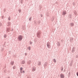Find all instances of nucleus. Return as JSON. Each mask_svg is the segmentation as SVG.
Returning a JSON list of instances; mask_svg holds the SVG:
<instances>
[{
    "mask_svg": "<svg viewBox=\"0 0 78 78\" xmlns=\"http://www.w3.org/2000/svg\"><path fill=\"white\" fill-rule=\"evenodd\" d=\"M62 14L63 16H65L66 14H67V12L66 11H64L62 12Z\"/></svg>",
    "mask_w": 78,
    "mask_h": 78,
    "instance_id": "4",
    "label": "nucleus"
},
{
    "mask_svg": "<svg viewBox=\"0 0 78 78\" xmlns=\"http://www.w3.org/2000/svg\"><path fill=\"white\" fill-rule=\"evenodd\" d=\"M22 70H23V68L21 67L20 68V71Z\"/></svg>",
    "mask_w": 78,
    "mask_h": 78,
    "instance_id": "20",
    "label": "nucleus"
},
{
    "mask_svg": "<svg viewBox=\"0 0 78 78\" xmlns=\"http://www.w3.org/2000/svg\"><path fill=\"white\" fill-rule=\"evenodd\" d=\"M13 69H16V66H14L13 67Z\"/></svg>",
    "mask_w": 78,
    "mask_h": 78,
    "instance_id": "27",
    "label": "nucleus"
},
{
    "mask_svg": "<svg viewBox=\"0 0 78 78\" xmlns=\"http://www.w3.org/2000/svg\"><path fill=\"white\" fill-rule=\"evenodd\" d=\"M14 62L13 61H11L10 62V64H11V65H12H12L14 64Z\"/></svg>",
    "mask_w": 78,
    "mask_h": 78,
    "instance_id": "15",
    "label": "nucleus"
},
{
    "mask_svg": "<svg viewBox=\"0 0 78 78\" xmlns=\"http://www.w3.org/2000/svg\"><path fill=\"white\" fill-rule=\"evenodd\" d=\"M22 64H25V61H22Z\"/></svg>",
    "mask_w": 78,
    "mask_h": 78,
    "instance_id": "22",
    "label": "nucleus"
},
{
    "mask_svg": "<svg viewBox=\"0 0 78 78\" xmlns=\"http://www.w3.org/2000/svg\"><path fill=\"white\" fill-rule=\"evenodd\" d=\"M41 6H40L39 7V9H41Z\"/></svg>",
    "mask_w": 78,
    "mask_h": 78,
    "instance_id": "39",
    "label": "nucleus"
},
{
    "mask_svg": "<svg viewBox=\"0 0 78 78\" xmlns=\"http://www.w3.org/2000/svg\"><path fill=\"white\" fill-rule=\"evenodd\" d=\"M36 69L35 67H33L32 68V72H34V71H36Z\"/></svg>",
    "mask_w": 78,
    "mask_h": 78,
    "instance_id": "7",
    "label": "nucleus"
},
{
    "mask_svg": "<svg viewBox=\"0 0 78 78\" xmlns=\"http://www.w3.org/2000/svg\"><path fill=\"white\" fill-rule=\"evenodd\" d=\"M76 58H78V55H77L76 56Z\"/></svg>",
    "mask_w": 78,
    "mask_h": 78,
    "instance_id": "36",
    "label": "nucleus"
},
{
    "mask_svg": "<svg viewBox=\"0 0 78 78\" xmlns=\"http://www.w3.org/2000/svg\"><path fill=\"white\" fill-rule=\"evenodd\" d=\"M74 14H75V15H76V14H77L76 12H75Z\"/></svg>",
    "mask_w": 78,
    "mask_h": 78,
    "instance_id": "34",
    "label": "nucleus"
},
{
    "mask_svg": "<svg viewBox=\"0 0 78 78\" xmlns=\"http://www.w3.org/2000/svg\"><path fill=\"white\" fill-rule=\"evenodd\" d=\"M72 63H73V61H71V63L70 65V66H72Z\"/></svg>",
    "mask_w": 78,
    "mask_h": 78,
    "instance_id": "18",
    "label": "nucleus"
},
{
    "mask_svg": "<svg viewBox=\"0 0 78 78\" xmlns=\"http://www.w3.org/2000/svg\"><path fill=\"white\" fill-rule=\"evenodd\" d=\"M73 38L72 37H71L70 38V42H73Z\"/></svg>",
    "mask_w": 78,
    "mask_h": 78,
    "instance_id": "12",
    "label": "nucleus"
},
{
    "mask_svg": "<svg viewBox=\"0 0 78 78\" xmlns=\"http://www.w3.org/2000/svg\"><path fill=\"white\" fill-rule=\"evenodd\" d=\"M20 72L21 73H25V71H23L22 70L21 71H20Z\"/></svg>",
    "mask_w": 78,
    "mask_h": 78,
    "instance_id": "14",
    "label": "nucleus"
},
{
    "mask_svg": "<svg viewBox=\"0 0 78 78\" xmlns=\"http://www.w3.org/2000/svg\"><path fill=\"white\" fill-rule=\"evenodd\" d=\"M20 2L22 4H23V0H21Z\"/></svg>",
    "mask_w": 78,
    "mask_h": 78,
    "instance_id": "30",
    "label": "nucleus"
},
{
    "mask_svg": "<svg viewBox=\"0 0 78 78\" xmlns=\"http://www.w3.org/2000/svg\"><path fill=\"white\" fill-rule=\"evenodd\" d=\"M33 44V42H32V41H30V45H31V44Z\"/></svg>",
    "mask_w": 78,
    "mask_h": 78,
    "instance_id": "28",
    "label": "nucleus"
},
{
    "mask_svg": "<svg viewBox=\"0 0 78 78\" xmlns=\"http://www.w3.org/2000/svg\"><path fill=\"white\" fill-rule=\"evenodd\" d=\"M75 47H73V48L72 51H71L72 53H73V52H75Z\"/></svg>",
    "mask_w": 78,
    "mask_h": 78,
    "instance_id": "10",
    "label": "nucleus"
},
{
    "mask_svg": "<svg viewBox=\"0 0 78 78\" xmlns=\"http://www.w3.org/2000/svg\"><path fill=\"white\" fill-rule=\"evenodd\" d=\"M23 39V36L21 35L18 36L17 38V39L18 41H21Z\"/></svg>",
    "mask_w": 78,
    "mask_h": 78,
    "instance_id": "1",
    "label": "nucleus"
},
{
    "mask_svg": "<svg viewBox=\"0 0 78 78\" xmlns=\"http://www.w3.org/2000/svg\"><path fill=\"white\" fill-rule=\"evenodd\" d=\"M12 31H13V28H12V30H11Z\"/></svg>",
    "mask_w": 78,
    "mask_h": 78,
    "instance_id": "43",
    "label": "nucleus"
},
{
    "mask_svg": "<svg viewBox=\"0 0 78 78\" xmlns=\"http://www.w3.org/2000/svg\"><path fill=\"white\" fill-rule=\"evenodd\" d=\"M25 56H27V53H25Z\"/></svg>",
    "mask_w": 78,
    "mask_h": 78,
    "instance_id": "37",
    "label": "nucleus"
},
{
    "mask_svg": "<svg viewBox=\"0 0 78 78\" xmlns=\"http://www.w3.org/2000/svg\"><path fill=\"white\" fill-rule=\"evenodd\" d=\"M19 11V13H20V12H21V9H19L18 10Z\"/></svg>",
    "mask_w": 78,
    "mask_h": 78,
    "instance_id": "32",
    "label": "nucleus"
},
{
    "mask_svg": "<svg viewBox=\"0 0 78 78\" xmlns=\"http://www.w3.org/2000/svg\"><path fill=\"white\" fill-rule=\"evenodd\" d=\"M41 62L40 61H38V66H41Z\"/></svg>",
    "mask_w": 78,
    "mask_h": 78,
    "instance_id": "13",
    "label": "nucleus"
},
{
    "mask_svg": "<svg viewBox=\"0 0 78 78\" xmlns=\"http://www.w3.org/2000/svg\"><path fill=\"white\" fill-rule=\"evenodd\" d=\"M4 17V16H2V19H3Z\"/></svg>",
    "mask_w": 78,
    "mask_h": 78,
    "instance_id": "40",
    "label": "nucleus"
},
{
    "mask_svg": "<svg viewBox=\"0 0 78 78\" xmlns=\"http://www.w3.org/2000/svg\"><path fill=\"white\" fill-rule=\"evenodd\" d=\"M32 18L31 17H30L29 18V20H30V21H31V18Z\"/></svg>",
    "mask_w": 78,
    "mask_h": 78,
    "instance_id": "23",
    "label": "nucleus"
},
{
    "mask_svg": "<svg viewBox=\"0 0 78 78\" xmlns=\"http://www.w3.org/2000/svg\"><path fill=\"white\" fill-rule=\"evenodd\" d=\"M69 19H71V18H72V15H71V14H70L69 15Z\"/></svg>",
    "mask_w": 78,
    "mask_h": 78,
    "instance_id": "16",
    "label": "nucleus"
},
{
    "mask_svg": "<svg viewBox=\"0 0 78 78\" xmlns=\"http://www.w3.org/2000/svg\"><path fill=\"white\" fill-rule=\"evenodd\" d=\"M76 75L78 76V72L76 73Z\"/></svg>",
    "mask_w": 78,
    "mask_h": 78,
    "instance_id": "38",
    "label": "nucleus"
},
{
    "mask_svg": "<svg viewBox=\"0 0 78 78\" xmlns=\"http://www.w3.org/2000/svg\"><path fill=\"white\" fill-rule=\"evenodd\" d=\"M42 33V32L41 31H38L37 32V37H38V38H39L41 36V34Z\"/></svg>",
    "mask_w": 78,
    "mask_h": 78,
    "instance_id": "2",
    "label": "nucleus"
},
{
    "mask_svg": "<svg viewBox=\"0 0 78 78\" xmlns=\"http://www.w3.org/2000/svg\"><path fill=\"white\" fill-rule=\"evenodd\" d=\"M41 17H42V15H41Z\"/></svg>",
    "mask_w": 78,
    "mask_h": 78,
    "instance_id": "42",
    "label": "nucleus"
},
{
    "mask_svg": "<svg viewBox=\"0 0 78 78\" xmlns=\"http://www.w3.org/2000/svg\"><path fill=\"white\" fill-rule=\"evenodd\" d=\"M41 23V21H39L38 22V25H39V23Z\"/></svg>",
    "mask_w": 78,
    "mask_h": 78,
    "instance_id": "33",
    "label": "nucleus"
},
{
    "mask_svg": "<svg viewBox=\"0 0 78 78\" xmlns=\"http://www.w3.org/2000/svg\"><path fill=\"white\" fill-rule=\"evenodd\" d=\"M53 62H56V59H53Z\"/></svg>",
    "mask_w": 78,
    "mask_h": 78,
    "instance_id": "21",
    "label": "nucleus"
},
{
    "mask_svg": "<svg viewBox=\"0 0 78 78\" xmlns=\"http://www.w3.org/2000/svg\"><path fill=\"white\" fill-rule=\"evenodd\" d=\"M7 25L8 27H10V26L11 25V23L9 22H8L7 24Z\"/></svg>",
    "mask_w": 78,
    "mask_h": 78,
    "instance_id": "6",
    "label": "nucleus"
},
{
    "mask_svg": "<svg viewBox=\"0 0 78 78\" xmlns=\"http://www.w3.org/2000/svg\"><path fill=\"white\" fill-rule=\"evenodd\" d=\"M37 22L36 21H34V24H35V25H37Z\"/></svg>",
    "mask_w": 78,
    "mask_h": 78,
    "instance_id": "19",
    "label": "nucleus"
},
{
    "mask_svg": "<svg viewBox=\"0 0 78 78\" xmlns=\"http://www.w3.org/2000/svg\"><path fill=\"white\" fill-rule=\"evenodd\" d=\"M57 46H58V47L60 46V43L59 42H58L57 43Z\"/></svg>",
    "mask_w": 78,
    "mask_h": 78,
    "instance_id": "17",
    "label": "nucleus"
},
{
    "mask_svg": "<svg viewBox=\"0 0 78 78\" xmlns=\"http://www.w3.org/2000/svg\"><path fill=\"white\" fill-rule=\"evenodd\" d=\"M0 26H2V23H0Z\"/></svg>",
    "mask_w": 78,
    "mask_h": 78,
    "instance_id": "41",
    "label": "nucleus"
},
{
    "mask_svg": "<svg viewBox=\"0 0 78 78\" xmlns=\"http://www.w3.org/2000/svg\"><path fill=\"white\" fill-rule=\"evenodd\" d=\"M23 30H24V28H23Z\"/></svg>",
    "mask_w": 78,
    "mask_h": 78,
    "instance_id": "45",
    "label": "nucleus"
},
{
    "mask_svg": "<svg viewBox=\"0 0 78 78\" xmlns=\"http://www.w3.org/2000/svg\"><path fill=\"white\" fill-rule=\"evenodd\" d=\"M60 76L61 78H64V74L63 73H61L60 74Z\"/></svg>",
    "mask_w": 78,
    "mask_h": 78,
    "instance_id": "5",
    "label": "nucleus"
},
{
    "mask_svg": "<svg viewBox=\"0 0 78 78\" xmlns=\"http://www.w3.org/2000/svg\"><path fill=\"white\" fill-rule=\"evenodd\" d=\"M54 19H55V18L54 17H53L52 18V21H53Z\"/></svg>",
    "mask_w": 78,
    "mask_h": 78,
    "instance_id": "29",
    "label": "nucleus"
},
{
    "mask_svg": "<svg viewBox=\"0 0 78 78\" xmlns=\"http://www.w3.org/2000/svg\"><path fill=\"white\" fill-rule=\"evenodd\" d=\"M6 9H4V12H6Z\"/></svg>",
    "mask_w": 78,
    "mask_h": 78,
    "instance_id": "31",
    "label": "nucleus"
},
{
    "mask_svg": "<svg viewBox=\"0 0 78 78\" xmlns=\"http://www.w3.org/2000/svg\"><path fill=\"white\" fill-rule=\"evenodd\" d=\"M4 36V38H6V35L5 34Z\"/></svg>",
    "mask_w": 78,
    "mask_h": 78,
    "instance_id": "26",
    "label": "nucleus"
},
{
    "mask_svg": "<svg viewBox=\"0 0 78 78\" xmlns=\"http://www.w3.org/2000/svg\"><path fill=\"white\" fill-rule=\"evenodd\" d=\"M47 46L48 48H50L51 47V46L50 45V42H48L47 43Z\"/></svg>",
    "mask_w": 78,
    "mask_h": 78,
    "instance_id": "3",
    "label": "nucleus"
},
{
    "mask_svg": "<svg viewBox=\"0 0 78 78\" xmlns=\"http://www.w3.org/2000/svg\"><path fill=\"white\" fill-rule=\"evenodd\" d=\"M47 66V63L45 62L44 63V67L45 68Z\"/></svg>",
    "mask_w": 78,
    "mask_h": 78,
    "instance_id": "11",
    "label": "nucleus"
},
{
    "mask_svg": "<svg viewBox=\"0 0 78 78\" xmlns=\"http://www.w3.org/2000/svg\"><path fill=\"white\" fill-rule=\"evenodd\" d=\"M63 69H64V68H63V67H61V71H62V70H63Z\"/></svg>",
    "mask_w": 78,
    "mask_h": 78,
    "instance_id": "25",
    "label": "nucleus"
},
{
    "mask_svg": "<svg viewBox=\"0 0 78 78\" xmlns=\"http://www.w3.org/2000/svg\"><path fill=\"white\" fill-rule=\"evenodd\" d=\"M69 25L71 27H73L74 26V23H70Z\"/></svg>",
    "mask_w": 78,
    "mask_h": 78,
    "instance_id": "8",
    "label": "nucleus"
},
{
    "mask_svg": "<svg viewBox=\"0 0 78 78\" xmlns=\"http://www.w3.org/2000/svg\"><path fill=\"white\" fill-rule=\"evenodd\" d=\"M10 31V28H7L6 30V32L7 33H8V32H9Z\"/></svg>",
    "mask_w": 78,
    "mask_h": 78,
    "instance_id": "9",
    "label": "nucleus"
},
{
    "mask_svg": "<svg viewBox=\"0 0 78 78\" xmlns=\"http://www.w3.org/2000/svg\"><path fill=\"white\" fill-rule=\"evenodd\" d=\"M11 18H10V17H9L8 18V20H10Z\"/></svg>",
    "mask_w": 78,
    "mask_h": 78,
    "instance_id": "35",
    "label": "nucleus"
},
{
    "mask_svg": "<svg viewBox=\"0 0 78 78\" xmlns=\"http://www.w3.org/2000/svg\"><path fill=\"white\" fill-rule=\"evenodd\" d=\"M28 48L29 49V50H31V47L30 46L28 47Z\"/></svg>",
    "mask_w": 78,
    "mask_h": 78,
    "instance_id": "24",
    "label": "nucleus"
},
{
    "mask_svg": "<svg viewBox=\"0 0 78 78\" xmlns=\"http://www.w3.org/2000/svg\"><path fill=\"white\" fill-rule=\"evenodd\" d=\"M8 78H10V77H9Z\"/></svg>",
    "mask_w": 78,
    "mask_h": 78,
    "instance_id": "44",
    "label": "nucleus"
}]
</instances>
